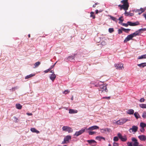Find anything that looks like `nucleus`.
Returning <instances> with one entry per match:
<instances>
[{"label":"nucleus","mask_w":146,"mask_h":146,"mask_svg":"<svg viewBox=\"0 0 146 146\" xmlns=\"http://www.w3.org/2000/svg\"><path fill=\"white\" fill-rule=\"evenodd\" d=\"M128 121L127 119H122L119 120L115 121L114 123L115 124L118 125H122Z\"/></svg>","instance_id":"f257e3e1"},{"label":"nucleus","mask_w":146,"mask_h":146,"mask_svg":"<svg viewBox=\"0 0 146 146\" xmlns=\"http://www.w3.org/2000/svg\"><path fill=\"white\" fill-rule=\"evenodd\" d=\"M100 90L102 92H106L107 93L108 90L107 89V87L106 85H102L101 86Z\"/></svg>","instance_id":"f03ea898"},{"label":"nucleus","mask_w":146,"mask_h":146,"mask_svg":"<svg viewBox=\"0 0 146 146\" xmlns=\"http://www.w3.org/2000/svg\"><path fill=\"white\" fill-rule=\"evenodd\" d=\"M62 129L63 131H68L69 133H71L73 131L71 127L67 126H63Z\"/></svg>","instance_id":"7ed1b4c3"},{"label":"nucleus","mask_w":146,"mask_h":146,"mask_svg":"<svg viewBox=\"0 0 146 146\" xmlns=\"http://www.w3.org/2000/svg\"><path fill=\"white\" fill-rule=\"evenodd\" d=\"M71 136L69 135H68L65 137L64 138V141L62 142V143L64 144L68 142L69 140L71 139Z\"/></svg>","instance_id":"20e7f679"},{"label":"nucleus","mask_w":146,"mask_h":146,"mask_svg":"<svg viewBox=\"0 0 146 146\" xmlns=\"http://www.w3.org/2000/svg\"><path fill=\"white\" fill-rule=\"evenodd\" d=\"M117 136L121 141H125L127 140V138L125 136H123L119 133L117 134Z\"/></svg>","instance_id":"39448f33"},{"label":"nucleus","mask_w":146,"mask_h":146,"mask_svg":"<svg viewBox=\"0 0 146 146\" xmlns=\"http://www.w3.org/2000/svg\"><path fill=\"white\" fill-rule=\"evenodd\" d=\"M138 127L137 126H133L129 130L130 132H132L135 133L138 130Z\"/></svg>","instance_id":"423d86ee"},{"label":"nucleus","mask_w":146,"mask_h":146,"mask_svg":"<svg viewBox=\"0 0 146 146\" xmlns=\"http://www.w3.org/2000/svg\"><path fill=\"white\" fill-rule=\"evenodd\" d=\"M133 37L131 34L128 35L125 38L124 41V42L125 43L131 40L132 39Z\"/></svg>","instance_id":"0eeeda50"},{"label":"nucleus","mask_w":146,"mask_h":146,"mask_svg":"<svg viewBox=\"0 0 146 146\" xmlns=\"http://www.w3.org/2000/svg\"><path fill=\"white\" fill-rule=\"evenodd\" d=\"M99 128V127L98 126H96V125L92 126V127H89V128H88V129L85 128V129H86V130H89L90 131H92L94 129H98Z\"/></svg>","instance_id":"6e6552de"},{"label":"nucleus","mask_w":146,"mask_h":146,"mask_svg":"<svg viewBox=\"0 0 146 146\" xmlns=\"http://www.w3.org/2000/svg\"><path fill=\"white\" fill-rule=\"evenodd\" d=\"M76 55V54H74L73 55L69 56L68 58V60L70 61H73L75 60L74 58Z\"/></svg>","instance_id":"1a4fd4ad"},{"label":"nucleus","mask_w":146,"mask_h":146,"mask_svg":"<svg viewBox=\"0 0 146 146\" xmlns=\"http://www.w3.org/2000/svg\"><path fill=\"white\" fill-rule=\"evenodd\" d=\"M87 141L90 145H92L93 146H95L96 145V142L94 140H88Z\"/></svg>","instance_id":"9d476101"},{"label":"nucleus","mask_w":146,"mask_h":146,"mask_svg":"<svg viewBox=\"0 0 146 146\" xmlns=\"http://www.w3.org/2000/svg\"><path fill=\"white\" fill-rule=\"evenodd\" d=\"M85 128L84 129H82L79 131L76 132L75 135L76 136H78L79 135H81L85 131Z\"/></svg>","instance_id":"9b49d317"},{"label":"nucleus","mask_w":146,"mask_h":146,"mask_svg":"<svg viewBox=\"0 0 146 146\" xmlns=\"http://www.w3.org/2000/svg\"><path fill=\"white\" fill-rule=\"evenodd\" d=\"M118 7H120V10H122V9H123L124 10L126 11L128 9L127 8V6L125 5H118Z\"/></svg>","instance_id":"f8f14e48"},{"label":"nucleus","mask_w":146,"mask_h":146,"mask_svg":"<svg viewBox=\"0 0 146 146\" xmlns=\"http://www.w3.org/2000/svg\"><path fill=\"white\" fill-rule=\"evenodd\" d=\"M132 140L134 142L133 145L134 146H138L139 143L137 142V140L136 139L134 138H132Z\"/></svg>","instance_id":"ddd939ff"},{"label":"nucleus","mask_w":146,"mask_h":146,"mask_svg":"<svg viewBox=\"0 0 146 146\" xmlns=\"http://www.w3.org/2000/svg\"><path fill=\"white\" fill-rule=\"evenodd\" d=\"M121 3H123V5L127 6V8H128L129 5L127 1V0H123L121 1Z\"/></svg>","instance_id":"4468645a"},{"label":"nucleus","mask_w":146,"mask_h":146,"mask_svg":"<svg viewBox=\"0 0 146 146\" xmlns=\"http://www.w3.org/2000/svg\"><path fill=\"white\" fill-rule=\"evenodd\" d=\"M50 72L52 73V74L50 77V78L52 81H53L56 78V75L54 74V72L53 71L51 70Z\"/></svg>","instance_id":"2eb2a0df"},{"label":"nucleus","mask_w":146,"mask_h":146,"mask_svg":"<svg viewBox=\"0 0 146 146\" xmlns=\"http://www.w3.org/2000/svg\"><path fill=\"white\" fill-rule=\"evenodd\" d=\"M115 66L116 68L117 69H121L123 68L122 64H115Z\"/></svg>","instance_id":"dca6fc26"},{"label":"nucleus","mask_w":146,"mask_h":146,"mask_svg":"<svg viewBox=\"0 0 146 146\" xmlns=\"http://www.w3.org/2000/svg\"><path fill=\"white\" fill-rule=\"evenodd\" d=\"M141 140L145 141L146 139V137L144 135H142L138 137Z\"/></svg>","instance_id":"f3484780"},{"label":"nucleus","mask_w":146,"mask_h":146,"mask_svg":"<svg viewBox=\"0 0 146 146\" xmlns=\"http://www.w3.org/2000/svg\"><path fill=\"white\" fill-rule=\"evenodd\" d=\"M145 31H146V28L141 29L137 31L139 35V33H141Z\"/></svg>","instance_id":"a211bd4d"},{"label":"nucleus","mask_w":146,"mask_h":146,"mask_svg":"<svg viewBox=\"0 0 146 146\" xmlns=\"http://www.w3.org/2000/svg\"><path fill=\"white\" fill-rule=\"evenodd\" d=\"M121 29L123 30V31L127 33H128L131 30L130 29H125L122 27H121Z\"/></svg>","instance_id":"6ab92c4d"},{"label":"nucleus","mask_w":146,"mask_h":146,"mask_svg":"<svg viewBox=\"0 0 146 146\" xmlns=\"http://www.w3.org/2000/svg\"><path fill=\"white\" fill-rule=\"evenodd\" d=\"M134 112V110L132 109H129L127 111V113L129 114H132Z\"/></svg>","instance_id":"aec40b11"},{"label":"nucleus","mask_w":146,"mask_h":146,"mask_svg":"<svg viewBox=\"0 0 146 146\" xmlns=\"http://www.w3.org/2000/svg\"><path fill=\"white\" fill-rule=\"evenodd\" d=\"M78 112L77 110L73 109H70L69 111L70 113H77Z\"/></svg>","instance_id":"412c9836"},{"label":"nucleus","mask_w":146,"mask_h":146,"mask_svg":"<svg viewBox=\"0 0 146 146\" xmlns=\"http://www.w3.org/2000/svg\"><path fill=\"white\" fill-rule=\"evenodd\" d=\"M131 35L132 36V37L133 38L134 37H135L137 36H138V35H139L137 31H136L134 33L131 34Z\"/></svg>","instance_id":"4be33fe9"},{"label":"nucleus","mask_w":146,"mask_h":146,"mask_svg":"<svg viewBox=\"0 0 146 146\" xmlns=\"http://www.w3.org/2000/svg\"><path fill=\"white\" fill-rule=\"evenodd\" d=\"M134 115L135 117L136 118V119H137L139 118H140V116L139 115V114L137 112H135L134 113Z\"/></svg>","instance_id":"5701e85b"},{"label":"nucleus","mask_w":146,"mask_h":146,"mask_svg":"<svg viewBox=\"0 0 146 146\" xmlns=\"http://www.w3.org/2000/svg\"><path fill=\"white\" fill-rule=\"evenodd\" d=\"M139 106L142 108L146 109V104H141L139 105Z\"/></svg>","instance_id":"b1692460"},{"label":"nucleus","mask_w":146,"mask_h":146,"mask_svg":"<svg viewBox=\"0 0 146 146\" xmlns=\"http://www.w3.org/2000/svg\"><path fill=\"white\" fill-rule=\"evenodd\" d=\"M31 130L32 132L36 133H39V131L35 128H31Z\"/></svg>","instance_id":"393cba45"},{"label":"nucleus","mask_w":146,"mask_h":146,"mask_svg":"<svg viewBox=\"0 0 146 146\" xmlns=\"http://www.w3.org/2000/svg\"><path fill=\"white\" fill-rule=\"evenodd\" d=\"M125 14L126 16H127L129 15H130L131 16H132L133 15V13L127 12L126 11L125 12Z\"/></svg>","instance_id":"a878e982"},{"label":"nucleus","mask_w":146,"mask_h":146,"mask_svg":"<svg viewBox=\"0 0 146 146\" xmlns=\"http://www.w3.org/2000/svg\"><path fill=\"white\" fill-rule=\"evenodd\" d=\"M146 58V54H144L143 55H142L140 56H139L138 57V58L139 59H141L144 58Z\"/></svg>","instance_id":"bb28decb"},{"label":"nucleus","mask_w":146,"mask_h":146,"mask_svg":"<svg viewBox=\"0 0 146 146\" xmlns=\"http://www.w3.org/2000/svg\"><path fill=\"white\" fill-rule=\"evenodd\" d=\"M54 65H52L51 66L50 68L48 69L45 70L44 71V72L45 73H46L48 72L49 71L51 70V69H52V68H53L54 67Z\"/></svg>","instance_id":"cd10ccee"},{"label":"nucleus","mask_w":146,"mask_h":146,"mask_svg":"<svg viewBox=\"0 0 146 146\" xmlns=\"http://www.w3.org/2000/svg\"><path fill=\"white\" fill-rule=\"evenodd\" d=\"M35 76V74H31L30 75H28L26 76L25 77V79H28L30 78H31L33 76Z\"/></svg>","instance_id":"c85d7f7f"},{"label":"nucleus","mask_w":146,"mask_h":146,"mask_svg":"<svg viewBox=\"0 0 146 146\" xmlns=\"http://www.w3.org/2000/svg\"><path fill=\"white\" fill-rule=\"evenodd\" d=\"M140 126L141 128H144V127L146 126V124L143 122H141L140 123Z\"/></svg>","instance_id":"c756f323"},{"label":"nucleus","mask_w":146,"mask_h":146,"mask_svg":"<svg viewBox=\"0 0 146 146\" xmlns=\"http://www.w3.org/2000/svg\"><path fill=\"white\" fill-rule=\"evenodd\" d=\"M16 108L17 109H21L22 108V106L20 104H17L16 105Z\"/></svg>","instance_id":"7c9ffc66"},{"label":"nucleus","mask_w":146,"mask_h":146,"mask_svg":"<svg viewBox=\"0 0 146 146\" xmlns=\"http://www.w3.org/2000/svg\"><path fill=\"white\" fill-rule=\"evenodd\" d=\"M133 26H136L140 25L139 22L138 21H137L133 23Z\"/></svg>","instance_id":"2f4dec72"},{"label":"nucleus","mask_w":146,"mask_h":146,"mask_svg":"<svg viewBox=\"0 0 146 146\" xmlns=\"http://www.w3.org/2000/svg\"><path fill=\"white\" fill-rule=\"evenodd\" d=\"M90 17H92L93 19H94L95 18V16L94 15V13L93 12H91Z\"/></svg>","instance_id":"473e14b6"},{"label":"nucleus","mask_w":146,"mask_h":146,"mask_svg":"<svg viewBox=\"0 0 146 146\" xmlns=\"http://www.w3.org/2000/svg\"><path fill=\"white\" fill-rule=\"evenodd\" d=\"M96 139L98 140L99 141H101V139H104V140H105V138L104 137H96Z\"/></svg>","instance_id":"72a5a7b5"},{"label":"nucleus","mask_w":146,"mask_h":146,"mask_svg":"<svg viewBox=\"0 0 146 146\" xmlns=\"http://www.w3.org/2000/svg\"><path fill=\"white\" fill-rule=\"evenodd\" d=\"M88 133L89 135H92L95 134L96 132L95 131H90L88 132Z\"/></svg>","instance_id":"f704fd0d"},{"label":"nucleus","mask_w":146,"mask_h":146,"mask_svg":"<svg viewBox=\"0 0 146 146\" xmlns=\"http://www.w3.org/2000/svg\"><path fill=\"white\" fill-rule=\"evenodd\" d=\"M110 18L113 20L115 21H117V20L115 17L112 16H110Z\"/></svg>","instance_id":"c9c22d12"},{"label":"nucleus","mask_w":146,"mask_h":146,"mask_svg":"<svg viewBox=\"0 0 146 146\" xmlns=\"http://www.w3.org/2000/svg\"><path fill=\"white\" fill-rule=\"evenodd\" d=\"M108 30H109V32L110 33H111L114 31V30H113V28H109V29Z\"/></svg>","instance_id":"e433bc0d"},{"label":"nucleus","mask_w":146,"mask_h":146,"mask_svg":"<svg viewBox=\"0 0 146 146\" xmlns=\"http://www.w3.org/2000/svg\"><path fill=\"white\" fill-rule=\"evenodd\" d=\"M142 117L144 118H146V112H144L142 114Z\"/></svg>","instance_id":"4c0bfd02"},{"label":"nucleus","mask_w":146,"mask_h":146,"mask_svg":"<svg viewBox=\"0 0 146 146\" xmlns=\"http://www.w3.org/2000/svg\"><path fill=\"white\" fill-rule=\"evenodd\" d=\"M118 138L117 137H114L113 138V140L115 141H117L118 140Z\"/></svg>","instance_id":"58836bf2"},{"label":"nucleus","mask_w":146,"mask_h":146,"mask_svg":"<svg viewBox=\"0 0 146 146\" xmlns=\"http://www.w3.org/2000/svg\"><path fill=\"white\" fill-rule=\"evenodd\" d=\"M138 66L140 68H143L146 66V64H138Z\"/></svg>","instance_id":"ea45409f"},{"label":"nucleus","mask_w":146,"mask_h":146,"mask_svg":"<svg viewBox=\"0 0 146 146\" xmlns=\"http://www.w3.org/2000/svg\"><path fill=\"white\" fill-rule=\"evenodd\" d=\"M123 30L121 29H121H119L118 30V33L119 34H120L122 33V31Z\"/></svg>","instance_id":"a19ab883"},{"label":"nucleus","mask_w":146,"mask_h":146,"mask_svg":"<svg viewBox=\"0 0 146 146\" xmlns=\"http://www.w3.org/2000/svg\"><path fill=\"white\" fill-rule=\"evenodd\" d=\"M127 23L129 25L133 26V23L131 21H128Z\"/></svg>","instance_id":"79ce46f5"},{"label":"nucleus","mask_w":146,"mask_h":146,"mask_svg":"<svg viewBox=\"0 0 146 146\" xmlns=\"http://www.w3.org/2000/svg\"><path fill=\"white\" fill-rule=\"evenodd\" d=\"M122 25L124 26L125 27H127L129 25L127 23H127H123L122 24Z\"/></svg>","instance_id":"37998d69"},{"label":"nucleus","mask_w":146,"mask_h":146,"mask_svg":"<svg viewBox=\"0 0 146 146\" xmlns=\"http://www.w3.org/2000/svg\"><path fill=\"white\" fill-rule=\"evenodd\" d=\"M69 92H70V91H69V90H65L64 91V92H63V93H64L65 94H67L68 93H69Z\"/></svg>","instance_id":"c03bdc74"},{"label":"nucleus","mask_w":146,"mask_h":146,"mask_svg":"<svg viewBox=\"0 0 146 146\" xmlns=\"http://www.w3.org/2000/svg\"><path fill=\"white\" fill-rule=\"evenodd\" d=\"M145 99L144 98H141V99L139 101L141 102H144V101H145Z\"/></svg>","instance_id":"a18cd8bd"},{"label":"nucleus","mask_w":146,"mask_h":146,"mask_svg":"<svg viewBox=\"0 0 146 146\" xmlns=\"http://www.w3.org/2000/svg\"><path fill=\"white\" fill-rule=\"evenodd\" d=\"M123 18V17H119L118 19V20L121 22H122L123 21V19H122L121 18Z\"/></svg>","instance_id":"49530a36"},{"label":"nucleus","mask_w":146,"mask_h":146,"mask_svg":"<svg viewBox=\"0 0 146 146\" xmlns=\"http://www.w3.org/2000/svg\"><path fill=\"white\" fill-rule=\"evenodd\" d=\"M113 146H119L118 144L117 143H116L115 142H114L113 143Z\"/></svg>","instance_id":"de8ad7c7"},{"label":"nucleus","mask_w":146,"mask_h":146,"mask_svg":"<svg viewBox=\"0 0 146 146\" xmlns=\"http://www.w3.org/2000/svg\"><path fill=\"white\" fill-rule=\"evenodd\" d=\"M139 11H141V13H143L145 11V10L142 8H141Z\"/></svg>","instance_id":"09e8293b"},{"label":"nucleus","mask_w":146,"mask_h":146,"mask_svg":"<svg viewBox=\"0 0 146 146\" xmlns=\"http://www.w3.org/2000/svg\"><path fill=\"white\" fill-rule=\"evenodd\" d=\"M140 130L141 132H143L145 131V129L143 128H141Z\"/></svg>","instance_id":"8fccbe9b"},{"label":"nucleus","mask_w":146,"mask_h":146,"mask_svg":"<svg viewBox=\"0 0 146 146\" xmlns=\"http://www.w3.org/2000/svg\"><path fill=\"white\" fill-rule=\"evenodd\" d=\"M110 96L109 97H104L102 98H105L106 99L108 100L110 99Z\"/></svg>","instance_id":"3c124183"},{"label":"nucleus","mask_w":146,"mask_h":146,"mask_svg":"<svg viewBox=\"0 0 146 146\" xmlns=\"http://www.w3.org/2000/svg\"><path fill=\"white\" fill-rule=\"evenodd\" d=\"M127 144L128 146H132V144L131 143L128 142L127 143Z\"/></svg>","instance_id":"603ef678"},{"label":"nucleus","mask_w":146,"mask_h":146,"mask_svg":"<svg viewBox=\"0 0 146 146\" xmlns=\"http://www.w3.org/2000/svg\"><path fill=\"white\" fill-rule=\"evenodd\" d=\"M101 44L102 45H105L106 44V43L105 41H102Z\"/></svg>","instance_id":"864d4df0"},{"label":"nucleus","mask_w":146,"mask_h":146,"mask_svg":"<svg viewBox=\"0 0 146 146\" xmlns=\"http://www.w3.org/2000/svg\"><path fill=\"white\" fill-rule=\"evenodd\" d=\"M143 16L145 18L146 20V12L145 13H143Z\"/></svg>","instance_id":"5fc2aeb1"},{"label":"nucleus","mask_w":146,"mask_h":146,"mask_svg":"<svg viewBox=\"0 0 146 146\" xmlns=\"http://www.w3.org/2000/svg\"><path fill=\"white\" fill-rule=\"evenodd\" d=\"M27 114L28 115H32V114L31 113H27Z\"/></svg>","instance_id":"6e6d98bb"},{"label":"nucleus","mask_w":146,"mask_h":146,"mask_svg":"<svg viewBox=\"0 0 146 146\" xmlns=\"http://www.w3.org/2000/svg\"><path fill=\"white\" fill-rule=\"evenodd\" d=\"M99 12V11L98 10H96V13L97 14Z\"/></svg>","instance_id":"4d7b16f0"},{"label":"nucleus","mask_w":146,"mask_h":146,"mask_svg":"<svg viewBox=\"0 0 146 146\" xmlns=\"http://www.w3.org/2000/svg\"><path fill=\"white\" fill-rule=\"evenodd\" d=\"M40 62H36L35 64H40Z\"/></svg>","instance_id":"13d9d810"},{"label":"nucleus","mask_w":146,"mask_h":146,"mask_svg":"<svg viewBox=\"0 0 146 146\" xmlns=\"http://www.w3.org/2000/svg\"><path fill=\"white\" fill-rule=\"evenodd\" d=\"M105 130H106V131H109V129L108 128L105 129Z\"/></svg>","instance_id":"bf43d9fd"},{"label":"nucleus","mask_w":146,"mask_h":146,"mask_svg":"<svg viewBox=\"0 0 146 146\" xmlns=\"http://www.w3.org/2000/svg\"><path fill=\"white\" fill-rule=\"evenodd\" d=\"M96 5L95 4L94 5H93V7H96Z\"/></svg>","instance_id":"052dcab7"},{"label":"nucleus","mask_w":146,"mask_h":146,"mask_svg":"<svg viewBox=\"0 0 146 146\" xmlns=\"http://www.w3.org/2000/svg\"><path fill=\"white\" fill-rule=\"evenodd\" d=\"M95 4L96 5H97L99 3H95Z\"/></svg>","instance_id":"680f3d73"},{"label":"nucleus","mask_w":146,"mask_h":146,"mask_svg":"<svg viewBox=\"0 0 146 146\" xmlns=\"http://www.w3.org/2000/svg\"><path fill=\"white\" fill-rule=\"evenodd\" d=\"M102 130H103L104 131H106V130H105V129H102Z\"/></svg>","instance_id":"e2e57ef3"},{"label":"nucleus","mask_w":146,"mask_h":146,"mask_svg":"<svg viewBox=\"0 0 146 146\" xmlns=\"http://www.w3.org/2000/svg\"><path fill=\"white\" fill-rule=\"evenodd\" d=\"M28 37H29V38L30 37V34H29V35H28Z\"/></svg>","instance_id":"0e129e2a"},{"label":"nucleus","mask_w":146,"mask_h":146,"mask_svg":"<svg viewBox=\"0 0 146 146\" xmlns=\"http://www.w3.org/2000/svg\"><path fill=\"white\" fill-rule=\"evenodd\" d=\"M141 64H146V63H141Z\"/></svg>","instance_id":"69168bd1"},{"label":"nucleus","mask_w":146,"mask_h":146,"mask_svg":"<svg viewBox=\"0 0 146 146\" xmlns=\"http://www.w3.org/2000/svg\"><path fill=\"white\" fill-rule=\"evenodd\" d=\"M142 13H141V12H140V13H139V14L140 15V14H141Z\"/></svg>","instance_id":"338daca9"},{"label":"nucleus","mask_w":146,"mask_h":146,"mask_svg":"<svg viewBox=\"0 0 146 146\" xmlns=\"http://www.w3.org/2000/svg\"><path fill=\"white\" fill-rule=\"evenodd\" d=\"M108 146H111V145L110 144H109L108 145Z\"/></svg>","instance_id":"774afa93"}]
</instances>
